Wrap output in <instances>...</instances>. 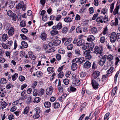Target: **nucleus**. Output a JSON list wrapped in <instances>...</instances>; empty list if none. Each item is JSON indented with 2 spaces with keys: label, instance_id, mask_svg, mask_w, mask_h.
Returning <instances> with one entry per match:
<instances>
[{
  "label": "nucleus",
  "instance_id": "nucleus-45",
  "mask_svg": "<svg viewBox=\"0 0 120 120\" xmlns=\"http://www.w3.org/2000/svg\"><path fill=\"white\" fill-rule=\"evenodd\" d=\"M107 57V60L109 61H110L112 60L113 59V56L111 55H109L108 56L106 55Z\"/></svg>",
  "mask_w": 120,
  "mask_h": 120
},
{
  "label": "nucleus",
  "instance_id": "nucleus-49",
  "mask_svg": "<svg viewBox=\"0 0 120 120\" xmlns=\"http://www.w3.org/2000/svg\"><path fill=\"white\" fill-rule=\"evenodd\" d=\"M38 90L35 89L34 90L33 95L34 96H36L38 94Z\"/></svg>",
  "mask_w": 120,
  "mask_h": 120
},
{
  "label": "nucleus",
  "instance_id": "nucleus-57",
  "mask_svg": "<svg viewBox=\"0 0 120 120\" xmlns=\"http://www.w3.org/2000/svg\"><path fill=\"white\" fill-rule=\"evenodd\" d=\"M100 41L101 43H104L105 41V37L104 36L101 37L100 39Z\"/></svg>",
  "mask_w": 120,
  "mask_h": 120
},
{
  "label": "nucleus",
  "instance_id": "nucleus-36",
  "mask_svg": "<svg viewBox=\"0 0 120 120\" xmlns=\"http://www.w3.org/2000/svg\"><path fill=\"white\" fill-rule=\"evenodd\" d=\"M61 42V41L59 40H55L53 42L54 44L56 46L59 45Z\"/></svg>",
  "mask_w": 120,
  "mask_h": 120
},
{
  "label": "nucleus",
  "instance_id": "nucleus-5",
  "mask_svg": "<svg viewBox=\"0 0 120 120\" xmlns=\"http://www.w3.org/2000/svg\"><path fill=\"white\" fill-rule=\"evenodd\" d=\"M100 75V73L99 72L95 71L92 74L93 78L94 79H96L98 82H99L100 80V79L99 78Z\"/></svg>",
  "mask_w": 120,
  "mask_h": 120
},
{
  "label": "nucleus",
  "instance_id": "nucleus-54",
  "mask_svg": "<svg viewBox=\"0 0 120 120\" xmlns=\"http://www.w3.org/2000/svg\"><path fill=\"white\" fill-rule=\"evenodd\" d=\"M109 114L110 113L109 112H108L106 113L104 116V120H108L109 118H107L109 116Z\"/></svg>",
  "mask_w": 120,
  "mask_h": 120
},
{
  "label": "nucleus",
  "instance_id": "nucleus-52",
  "mask_svg": "<svg viewBox=\"0 0 120 120\" xmlns=\"http://www.w3.org/2000/svg\"><path fill=\"white\" fill-rule=\"evenodd\" d=\"M29 110V108L28 107H26L24 109V112H23V114H26L28 112Z\"/></svg>",
  "mask_w": 120,
  "mask_h": 120
},
{
  "label": "nucleus",
  "instance_id": "nucleus-31",
  "mask_svg": "<svg viewBox=\"0 0 120 120\" xmlns=\"http://www.w3.org/2000/svg\"><path fill=\"white\" fill-rule=\"evenodd\" d=\"M46 34L45 33H43L41 34V37L42 40L44 41L46 40Z\"/></svg>",
  "mask_w": 120,
  "mask_h": 120
},
{
  "label": "nucleus",
  "instance_id": "nucleus-39",
  "mask_svg": "<svg viewBox=\"0 0 120 120\" xmlns=\"http://www.w3.org/2000/svg\"><path fill=\"white\" fill-rule=\"evenodd\" d=\"M12 44L13 42L11 40L7 42V44L9 49H10V47L12 45Z\"/></svg>",
  "mask_w": 120,
  "mask_h": 120
},
{
  "label": "nucleus",
  "instance_id": "nucleus-58",
  "mask_svg": "<svg viewBox=\"0 0 120 120\" xmlns=\"http://www.w3.org/2000/svg\"><path fill=\"white\" fill-rule=\"evenodd\" d=\"M90 51L89 50H87L85 51L84 53V55L87 56L90 55Z\"/></svg>",
  "mask_w": 120,
  "mask_h": 120
},
{
  "label": "nucleus",
  "instance_id": "nucleus-27",
  "mask_svg": "<svg viewBox=\"0 0 120 120\" xmlns=\"http://www.w3.org/2000/svg\"><path fill=\"white\" fill-rule=\"evenodd\" d=\"M47 71L49 73H52L54 71V69L53 67H49L47 68Z\"/></svg>",
  "mask_w": 120,
  "mask_h": 120
},
{
  "label": "nucleus",
  "instance_id": "nucleus-13",
  "mask_svg": "<svg viewBox=\"0 0 120 120\" xmlns=\"http://www.w3.org/2000/svg\"><path fill=\"white\" fill-rule=\"evenodd\" d=\"M91 84L93 88L94 89H96L98 87V83L94 79H92L91 81Z\"/></svg>",
  "mask_w": 120,
  "mask_h": 120
},
{
  "label": "nucleus",
  "instance_id": "nucleus-15",
  "mask_svg": "<svg viewBox=\"0 0 120 120\" xmlns=\"http://www.w3.org/2000/svg\"><path fill=\"white\" fill-rule=\"evenodd\" d=\"M95 39V38L94 36L92 35H89L87 38V41L89 42H92Z\"/></svg>",
  "mask_w": 120,
  "mask_h": 120
},
{
  "label": "nucleus",
  "instance_id": "nucleus-28",
  "mask_svg": "<svg viewBox=\"0 0 120 120\" xmlns=\"http://www.w3.org/2000/svg\"><path fill=\"white\" fill-rule=\"evenodd\" d=\"M38 95L41 96L44 94L45 92V90L41 88L38 91Z\"/></svg>",
  "mask_w": 120,
  "mask_h": 120
},
{
  "label": "nucleus",
  "instance_id": "nucleus-64",
  "mask_svg": "<svg viewBox=\"0 0 120 120\" xmlns=\"http://www.w3.org/2000/svg\"><path fill=\"white\" fill-rule=\"evenodd\" d=\"M2 47L5 49H8V48L7 45L2 43L1 44Z\"/></svg>",
  "mask_w": 120,
  "mask_h": 120
},
{
  "label": "nucleus",
  "instance_id": "nucleus-32",
  "mask_svg": "<svg viewBox=\"0 0 120 120\" xmlns=\"http://www.w3.org/2000/svg\"><path fill=\"white\" fill-rule=\"evenodd\" d=\"M108 29L107 26L103 28V30L101 34H103L104 35H105L107 33V31Z\"/></svg>",
  "mask_w": 120,
  "mask_h": 120
},
{
  "label": "nucleus",
  "instance_id": "nucleus-1",
  "mask_svg": "<svg viewBox=\"0 0 120 120\" xmlns=\"http://www.w3.org/2000/svg\"><path fill=\"white\" fill-rule=\"evenodd\" d=\"M114 4L115 2H114L110 5V7L109 10L110 12L112 13L113 12V14L114 15H115L117 14H118L119 13V10L120 8L119 5H116L113 11V10L114 8Z\"/></svg>",
  "mask_w": 120,
  "mask_h": 120
},
{
  "label": "nucleus",
  "instance_id": "nucleus-41",
  "mask_svg": "<svg viewBox=\"0 0 120 120\" xmlns=\"http://www.w3.org/2000/svg\"><path fill=\"white\" fill-rule=\"evenodd\" d=\"M18 74L15 73L12 76V79L13 81H15L16 80L18 77Z\"/></svg>",
  "mask_w": 120,
  "mask_h": 120
},
{
  "label": "nucleus",
  "instance_id": "nucleus-22",
  "mask_svg": "<svg viewBox=\"0 0 120 120\" xmlns=\"http://www.w3.org/2000/svg\"><path fill=\"white\" fill-rule=\"evenodd\" d=\"M104 17L103 16H100L97 18L96 19V22L99 23H102L103 22V19Z\"/></svg>",
  "mask_w": 120,
  "mask_h": 120
},
{
  "label": "nucleus",
  "instance_id": "nucleus-23",
  "mask_svg": "<svg viewBox=\"0 0 120 120\" xmlns=\"http://www.w3.org/2000/svg\"><path fill=\"white\" fill-rule=\"evenodd\" d=\"M52 30L50 32V34L52 36H54L58 34V31L56 30H57L56 29H52Z\"/></svg>",
  "mask_w": 120,
  "mask_h": 120
},
{
  "label": "nucleus",
  "instance_id": "nucleus-60",
  "mask_svg": "<svg viewBox=\"0 0 120 120\" xmlns=\"http://www.w3.org/2000/svg\"><path fill=\"white\" fill-rule=\"evenodd\" d=\"M73 47V45L71 44H70L67 47V49L69 50H71Z\"/></svg>",
  "mask_w": 120,
  "mask_h": 120
},
{
  "label": "nucleus",
  "instance_id": "nucleus-55",
  "mask_svg": "<svg viewBox=\"0 0 120 120\" xmlns=\"http://www.w3.org/2000/svg\"><path fill=\"white\" fill-rule=\"evenodd\" d=\"M41 100L40 98L39 97H36L35 98L34 101V102H36L37 103H38Z\"/></svg>",
  "mask_w": 120,
  "mask_h": 120
},
{
  "label": "nucleus",
  "instance_id": "nucleus-33",
  "mask_svg": "<svg viewBox=\"0 0 120 120\" xmlns=\"http://www.w3.org/2000/svg\"><path fill=\"white\" fill-rule=\"evenodd\" d=\"M21 44L22 46L24 48H26L28 46V44L26 42L23 41L22 42Z\"/></svg>",
  "mask_w": 120,
  "mask_h": 120
},
{
  "label": "nucleus",
  "instance_id": "nucleus-4",
  "mask_svg": "<svg viewBox=\"0 0 120 120\" xmlns=\"http://www.w3.org/2000/svg\"><path fill=\"white\" fill-rule=\"evenodd\" d=\"M106 55L103 56L98 62V64L101 66H102L105 64L106 60Z\"/></svg>",
  "mask_w": 120,
  "mask_h": 120
},
{
  "label": "nucleus",
  "instance_id": "nucleus-35",
  "mask_svg": "<svg viewBox=\"0 0 120 120\" xmlns=\"http://www.w3.org/2000/svg\"><path fill=\"white\" fill-rule=\"evenodd\" d=\"M82 29L80 26H78L76 29V32L77 33H81Z\"/></svg>",
  "mask_w": 120,
  "mask_h": 120
},
{
  "label": "nucleus",
  "instance_id": "nucleus-30",
  "mask_svg": "<svg viewBox=\"0 0 120 120\" xmlns=\"http://www.w3.org/2000/svg\"><path fill=\"white\" fill-rule=\"evenodd\" d=\"M68 28L67 27H65L63 28L61 31V33L63 34H65L67 32Z\"/></svg>",
  "mask_w": 120,
  "mask_h": 120
},
{
  "label": "nucleus",
  "instance_id": "nucleus-24",
  "mask_svg": "<svg viewBox=\"0 0 120 120\" xmlns=\"http://www.w3.org/2000/svg\"><path fill=\"white\" fill-rule=\"evenodd\" d=\"M75 54L77 56H79L81 55V51L79 49H76L75 50Z\"/></svg>",
  "mask_w": 120,
  "mask_h": 120
},
{
  "label": "nucleus",
  "instance_id": "nucleus-21",
  "mask_svg": "<svg viewBox=\"0 0 120 120\" xmlns=\"http://www.w3.org/2000/svg\"><path fill=\"white\" fill-rule=\"evenodd\" d=\"M15 30L14 28L12 27H11L9 30L8 34L10 36H12L14 34Z\"/></svg>",
  "mask_w": 120,
  "mask_h": 120
},
{
  "label": "nucleus",
  "instance_id": "nucleus-7",
  "mask_svg": "<svg viewBox=\"0 0 120 120\" xmlns=\"http://www.w3.org/2000/svg\"><path fill=\"white\" fill-rule=\"evenodd\" d=\"M110 40L111 42L114 43L116 40V33L115 32L112 33L110 35Z\"/></svg>",
  "mask_w": 120,
  "mask_h": 120
},
{
  "label": "nucleus",
  "instance_id": "nucleus-46",
  "mask_svg": "<svg viewBox=\"0 0 120 120\" xmlns=\"http://www.w3.org/2000/svg\"><path fill=\"white\" fill-rule=\"evenodd\" d=\"M62 17V16L60 15H56L55 17V20L57 21H58L60 20Z\"/></svg>",
  "mask_w": 120,
  "mask_h": 120
},
{
  "label": "nucleus",
  "instance_id": "nucleus-62",
  "mask_svg": "<svg viewBox=\"0 0 120 120\" xmlns=\"http://www.w3.org/2000/svg\"><path fill=\"white\" fill-rule=\"evenodd\" d=\"M20 56H21L22 57H25V52L23 51H22L20 52Z\"/></svg>",
  "mask_w": 120,
  "mask_h": 120
},
{
  "label": "nucleus",
  "instance_id": "nucleus-18",
  "mask_svg": "<svg viewBox=\"0 0 120 120\" xmlns=\"http://www.w3.org/2000/svg\"><path fill=\"white\" fill-rule=\"evenodd\" d=\"M85 43V41L84 40H80L77 42V45L78 46H80L82 45H84Z\"/></svg>",
  "mask_w": 120,
  "mask_h": 120
},
{
  "label": "nucleus",
  "instance_id": "nucleus-53",
  "mask_svg": "<svg viewBox=\"0 0 120 120\" xmlns=\"http://www.w3.org/2000/svg\"><path fill=\"white\" fill-rule=\"evenodd\" d=\"M3 90H1V91H0V96L3 97L5 96V92L3 91Z\"/></svg>",
  "mask_w": 120,
  "mask_h": 120
},
{
  "label": "nucleus",
  "instance_id": "nucleus-19",
  "mask_svg": "<svg viewBox=\"0 0 120 120\" xmlns=\"http://www.w3.org/2000/svg\"><path fill=\"white\" fill-rule=\"evenodd\" d=\"M7 104L5 101H1L0 102V108L4 109L6 108L7 106Z\"/></svg>",
  "mask_w": 120,
  "mask_h": 120
},
{
  "label": "nucleus",
  "instance_id": "nucleus-9",
  "mask_svg": "<svg viewBox=\"0 0 120 120\" xmlns=\"http://www.w3.org/2000/svg\"><path fill=\"white\" fill-rule=\"evenodd\" d=\"M75 61L74 59H73L71 61L72 64L71 66V69L73 71H75L77 68L78 65L76 63H77Z\"/></svg>",
  "mask_w": 120,
  "mask_h": 120
},
{
  "label": "nucleus",
  "instance_id": "nucleus-12",
  "mask_svg": "<svg viewBox=\"0 0 120 120\" xmlns=\"http://www.w3.org/2000/svg\"><path fill=\"white\" fill-rule=\"evenodd\" d=\"M74 60L77 63L78 62L80 64H81L85 62V60L84 58L83 57H81L80 58H76L74 59Z\"/></svg>",
  "mask_w": 120,
  "mask_h": 120
},
{
  "label": "nucleus",
  "instance_id": "nucleus-40",
  "mask_svg": "<svg viewBox=\"0 0 120 120\" xmlns=\"http://www.w3.org/2000/svg\"><path fill=\"white\" fill-rule=\"evenodd\" d=\"M53 105L54 108L56 109L59 108L60 106V105L58 102H55L53 103Z\"/></svg>",
  "mask_w": 120,
  "mask_h": 120
},
{
  "label": "nucleus",
  "instance_id": "nucleus-11",
  "mask_svg": "<svg viewBox=\"0 0 120 120\" xmlns=\"http://www.w3.org/2000/svg\"><path fill=\"white\" fill-rule=\"evenodd\" d=\"M62 26V24L61 22H58L56 26H53L52 27V29H56L57 30L61 29Z\"/></svg>",
  "mask_w": 120,
  "mask_h": 120
},
{
  "label": "nucleus",
  "instance_id": "nucleus-6",
  "mask_svg": "<svg viewBox=\"0 0 120 120\" xmlns=\"http://www.w3.org/2000/svg\"><path fill=\"white\" fill-rule=\"evenodd\" d=\"M7 15L10 17L12 18V19L14 21L16 19V15L13 13L11 11H8L7 13Z\"/></svg>",
  "mask_w": 120,
  "mask_h": 120
},
{
  "label": "nucleus",
  "instance_id": "nucleus-63",
  "mask_svg": "<svg viewBox=\"0 0 120 120\" xmlns=\"http://www.w3.org/2000/svg\"><path fill=\"white\" fill-rule=\"evenodd\" d=\"M19 79L21 81H23L25 79V77L21 75L19 76Z\"/></svg>",
  "mask_w": 120,
  "mask_h": 120
},
{
  "label": "nucleus",
  "instance_id": "nucleus-42",
  "mask_svg": "<svg viewBox=\"0 0 120 120\" xmlns=\"http://www.w3.org/2000/svg\"><path fill=\"white\" fill-rule=\"evenodd\" d=\"M26 98V101L27 104H30V103L32 102L31 100V96H30L27 98Z\"/></svg>",
  "mask_w": 120,
  "mask_h": 120
},
{
  "label": "nucleus",
  "instance_id": "nucleus-51",
  "mask_svg": "<svg viewBox=\"0 0 120 120\" xmlns=\"http://www.w3.org/2000/svg\"><path fill=\"white\" fill-rule=\"evenodd\" d=\"M116 40L118 41H120V33H116Z\"/></svg>",
  "mask_w": 120,
  "mask_h": 120
},
{
  "label": "nucleus",
  "instance_id": "nucleus-10",
  "mask_svg": "<svg viewBox=\"0 0 120 120\" xmlns=\"http://www.w3.org/2000/svg\"><path fill=\"white\" fill-rule=\"evenodd\" d=\"M53 88L52 86H50L48 87L46 90V92L47 95H50L52 93Z\"/></svg>",
  "mask_w": 120,
  "mask_h": 120
},
{
  "label": "nucleus",
  "instance_id": "nucleus-38",
  "mask_svg": "<svg viewBox=\"0 0 120 120\" xmlns=\"http://www.w3.org/2000/svg\"><path fill=\"white\" fill-rule=\"evenodd\" d=\"M108 9L106 8H104L102 9V10L101 11V12L103 14L105 15L106 14L108 11Z\"/></svg>",
  "mask_w": 120,
  "mask_h": 120
},
{
  "label": "nucleus",
  "instance_id": "nucleus-14",
  "mask_svg": "<svg viewBox=\"0 0 120 120\" xmlns=\"http://www.w3.org/2000/svg\"><path fill=\"white\" fill-rule=\"evenodd\" d=\"M91 66V63L89 61H86L83 64V67L84 69H88Z\"/></svg>",
  "mask_w": 120,
  "mask_h": 120
},
{
  "label": "nucleus",
  "instance_id": "nucleus-20",
  "mask_svg": "<svg viewBox=\"0 0 120 120\" xmlns=\"http://www.w3.org/2000/svg\"><path fill=\"white\" fill-rule=\"evenodd\" d=\"M111 23L113 25L116 26L118 24V19L116 18H115L114 20H112L111 21Z\"/></svg>",
  "mask_w": 120,
  "mask_h": 120
},
{
  "label": "nucleus",
  "instance_id": "nucleus-48",
  "mask_svg": "<svg viewBox=\"0 0 120 120\" xmlns=\"http://www.w3.org/2000/svg\"><path fill=\"white\" fill-rule=\"evenodd\" d=\"M0 83H1L5 84L7 82L6 79L4 78H2L0 80Z\"/></svg>",
  "mask_w": 120,
  "mask_h": 120
},
{
  "label": "nucleus",
  "instance_id": "nucleus-25",
  "mask_svg": "<svg viewBox=\"0 0 120 120\" xmlns=\"http://www.w3.org/2000/svg\"><path fill=\"white\" fill-rule=\"evenodd\" d=\"M8 38L7 35L5 34H3L1 37L2 41H5Z\"/></svg>",
  "mask_w": 120,
  "mask_h": 120
},
{
  "label": "nucleus",
  "instance_id": "nucleus-8",
  "mask_svg": "<svg viewBox=\"0 0 120 120\" xmlns=\"http://www.w3.org/2000/svg\"><path fill=\"white\" fill-rule=\"evenodd\" d=\"M94 52L96 54H100L101 55H103L102 50L101 48H99L98 46H96L94 48Z\"/></svg>",
  "mask_w": 120,
  "mask_h": 120
},
{
  "label": "nucleus",
  "instance_id": "nucleus-43",
  "mask_svg": "<svg viewBox=\"0 0 120 120\" xmlns=\"http://www.w3.org/2000/svg\"><path fill=\"white\" fill-rule=\"evenodd\" d=\"M20 36L22 39L23 40H28V38L24 34H21L20 35Z\"/></svg>",
  "mask_w": 120,
  "mask_h": 120
},
{
  "label": "nucleus",
  "instance_id": "nucleus-2",
  "mask_svg": "<svg viewBox=\"0 0 120 120\" xmlns=\"http://www.w3.org/2000/svg\"><path fill=\"white\" fill-rule=\"evenodd\" d=\"M16 8L17 9H22L23 11H24L26 10V7L25 5L23 2L21 1L16 5Z\"/></svg>",
  "mask_w": 120,
  "mask_h": 120
},
{
  "label": "nucleus",
  "instance_id": "nucleus-47",
  "mask_svg": "<svg viewBox=\"0 0 120 120\" xmlns=\"http://www.w3.org/2000/svg\"><path fill=\"white\" fill-rule=\"evenodd\" d=\"M20 25L21 27H25L26 26V24L25 21L23 20H22L20 22Z\"/></svg>",
  "mask_w": 120,
  "mask_h": 120
},
{
  "label": "nucleus",
  "instance_id": "nucleus-26",
  "mask_svg": "<svg viewBox=\"0 0 120 120\" xmlns=\"http://www.w3.org/2000/svg\"><path fill=\"white\" fill-rule=\"evenodd\" d=\"M15 3L13 1H10L9 2L8 6L10 8H13L14 6Z\"/></svg>",
  "mask_w": 120,
  "mask_h": 120
},
{
  "label": "nucleus",
  "instance_id": "nucleus-56",
  "mask_svg": "<svg viewBox=\"0 0 120 120\" xmlns=\"http://www.w3.org/2000/svg\"><path fill=\"white\" fill-rule=\"evenodd\" d=\"M63 82L64 84L68 85L69 83V80L68 79H65L63 80Z\"/></svg>",
  "mask_w": 120,
  "mask_h": 120
},
{
  "label": "nucleus",
  "instance_id": "nucleus-59",
  "mask_svg": "<svg viewBox=\"0 0 120 120\" xmlns=\"http://www.w3.org/2000/svg\"><path fill=\"white\" fill-rule=\"evenodd\" d=\"M116 87H115V88L113 89L112 90L111 94L112 96H114L115 94L116 91L117 90L116 89Z\"/></svg>",
  "mask_w": 120,
  "mask_h": 120
},
{
  "label": "nucleus",
  "instance_id": "nucleus-37",
  "mask_svg": "<svg viewBox=\"0 0 120 120\" xmlns=\"http://www.w3.org/2000/svg\"><path fill=\"white\" fill-rule=\"evenodd\" d=\"M108 16L107 15H105L103 19V22L104 23H106L108 22Z\"/></svg>",
  "mask_w": 120,
  "mask_h": 120
},
{
  "label": "nucleus",
  "instance_id": "nucleus-17",
  "mask_svg": "<svg viewBox=\"0 0 120 120\" xmlns=\"http://www.w3.org/2000/svg\"><path fill=\"white\" fill-rule=\"evenodd\" d=\"M26 90H24L22 92L21 95L22 97L21 98L22 100H24L27 98V94L25 93Z\"/></svg>",
  "mask_w": 120,
  "mask_h": 120
},
{
  "label": "nucleus",
  "instance_id": "nucleus-16",
  "mask_svg": "<svg viewBox=\"0 0 120 120\" xmlns=\"http://www.w3.org/2000/svg\"><path fill=\"white\" fill-rule=\"evenodd\" d=\"M90 31L92 34H95L98 33V30L96 27H92L90 29Z\"/></svg>",
  "mask_w": 120,
  "mask_h": 120
},
{
  "label": "nucleus",
  "instance_id": "nucleus-3",
  "mask_svg": "<svg viewBox=\"0 0 120 120\" xmlns=\"http://www.w3.org/2000/svg\"><path fill=\"white\" fill-rule=\"evenodd\" d=\"M34 111L35 112L34 115L33 116V117L35 119L39 118L40 116L39 114L41 111L40 108L36 107L34 109Z\"/></svg>",
  "mask_w": 120,
  "mask_h": 120
},
{
  "label": "nucleus",
  "instance_id": "nucleus-61",
  "mask_svg": "<svg viewBox=\"0 0 120 120\" xmlns=\"http://www.w3.org/2000/svg\"><path fill=\"white\" fill-rule=\"evenodd\" d=\"M119 73V71H118L116 74L115 75V76L114 77V82L115 83H116V80H117V78L118 76V75Z\"/></svg>",
  "mask_w": 120,
  "mask_h": 120
},
{
  "label": "nucleus",
  "instance_id": "nucleus-50",
  "mask_svg": "<svg viewBox=\"0 0 120 120\" xmlns=\"http://www.w3.org/2000/svg\"><path fill=\"white\" fill-rule=\"evenodd\" d=\"M42 73L40 71H38L36 72V75L38 77H40L42 75Z\"/></svg>",
  "mask_w": 120,
  "mask_h": 120
},
{
  "label": "nucleus",
  "instance_id": "nucleus-34",
  "mask_svg": "<svg viewBox=\"0 0 120 120\" xmlns=\"http://www.w3.org/2000/svg\"><path fill=\"white\" fill-rule=\"evenodd\" d=\"M80 80L78 79L75 78L73 82H74L75 84L77 86H78L80 84Z\"/></svg>",
  "mask_w": 120,
  "mask_h": 120
},
{
  "label": "nucleus",
  "instance_id": "nucleus-29",
  "mask_svg": "<svg viewBox=\"0 0 120 120\" xmlns=\"http://www.w3.org/2000/svg\"><path fill=\"white\" fill-rule=\"evenodd\" d=\"M45 107L46 108H48L50 107L51 104L50 102L49 101H47L45 102L44 104Z\"/></svg>",
  "mask_w": 120,
  "mask_h": 120
},
{
  "label": "nucleus",
  "instance_id": "nucleus-44",
  "mask_svg": "<svg viewBox=\"0 0 120 120\" xmlns=\"http://www.w3.org/2000/svg\"><path fill=\"white\" fill-rule=\"evenodd\" d=\"M64 20V21L67 22H70L72 21L71 18L69 17H66L65 18Z\"/></svg>",
  "mask_w": 120,
  "mask_h": 120
}]
</instances>
